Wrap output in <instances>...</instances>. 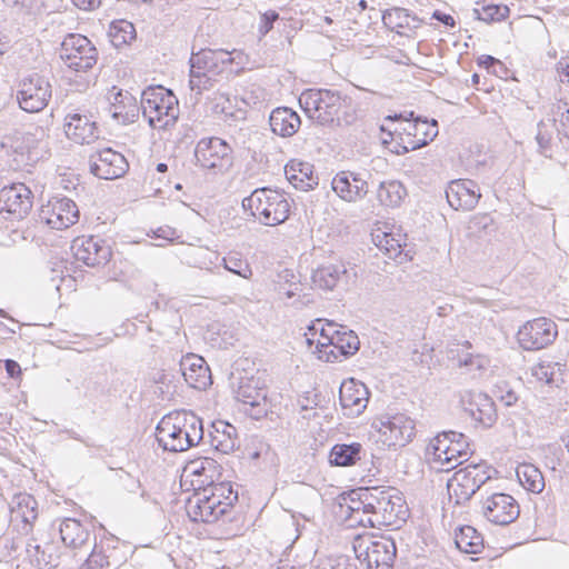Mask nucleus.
<instances>
[{"mask_svg": "<svg viewBox=\"0 0 569 569\" xmlns=\"http://www.w3.org/2000/svg\"><path fill=\"white\" fill-rule=\"evenodd\" d=\"M346 102L347 97L329 89H307L299 97V104L307 116L322 126L339 120V112Z\"/></svg>", "mask_w": 569, "mask_h": 569, "instance_id": "6e6552de", "label": "nucleus"}, {"mask_svg": "<svg viewBox=\"0 0 569 569\" xmlns=\"http://www.w3.org/2000/svg\"><path fill=\"white\" fill-rule=\"evenodd\" d=\"M269 123L273 133L284 138L291 137L298 131L301 120L291 108L279 107L270 113Z\"/></svg>", "mask_w": 569, "mask_h": 569, "instance_id": "7c9ffc66", "label": "nucleus"}, {"mask_svg": "<svg viewBox=\"0 0 569 569\" xmlns=\"http://www.w3.org/2000/svg\"><path fill=\"white\" fill-rule=\"evenodd\" d=\"M455 543L465 553H479L483 548L482 536L471 526H465L456 532Z\"/></svg>", "mask_w": 569, "mask_h": 569, "instance_id": "58836bf2", "label": "nucleus"}, {"mask_svg": "<svg viewBox=\"0 0 569 569\" xmlns=\"http://www.w3.org/2000/svg\"><path fill=\"white\" fill-rule=\"evenodd\" d=\"M106 566H109L108 557L94 548L86 561L87 569H103Z\"/></svg>", "mask_w": 569, "mask_h": 569, "instance_id": "864d4df0", "label": "nucleus"}, {"mask_svg": "<svg viewBox=\"0 0 569 569\" xmlns=\"http://www.w3.org/2000/svg\"><path fill=\"white\" fill-rule=\"evenodd\" d=\"M349 520L362 527L396 526L406 521L408 508L391 487L359 488L349 493Z\"/></svg>", "mask_w": 569, "mask_h": 569, "instance_id": "f257e3e1", "label": "nucleus"}, {"mask_svg": "<svg viewBox=\"0 0 569 569\" xmlns=\"http://www.w3.org/2000/svg\"><path fill=\"white\" fill-rule=\"evenodd\" d=\"M363 448L359 442L337 443L329 455V461L332 466L350 467L357 463L362 457Z\"/></svg>", "mask_w": 569, "mask_h": 569, "instance_id": "f704fd0d", "label": "nucleus"}, {"mask_svg": "<svg viewBox=\"0 0 569 569\" xmlns=\"http://www.w3.org/2000/svg\"><path fill=\"white\" fill-rule=\"evenodd\" d=\"M39 219L52 229L62 230L79 220V209L73 200L54 197L40 208Z\"/></svg>", "mask_w": 569, "mask_h": 569, "instance_id": "dca6fc26", "label": "nucleus"}, {"mask_svg": "<svg viewBox=\"0 0 569 569\" xmlns=\"http://www.w3.org/2000/svg\"><path fill=\"white\" fill-rule=\"evenodd\" d=\"M446 198L455 210L470 211L478 204L481 192L478 183L470 179H457L449 182Z\"/></svg>", "mask_w": 569, "mask_h": 569, "instance_id": "412c9836", "label": "nucleus"}, {"mask_svg": "<svg viewBox=\"0 0 569 569\" xmlns=\"http://www.w3.org/2000/svg\"><path fill=\"white\" fill-rule=\"evenodd\" d=\"M238 501V491L230 482L213 481L204 488L196 489L187 501V513L194 521L212 523Z\"/></svg>", "mask_w": 569, "mask_h": 569, "instance_id": "7ed1b4c3", "label": "nucleus"}, {"mask_svg": "<svg viewBox=\"0 0 569 569\" xmlns=\"http://www.w3.org/2000/svg\"><path fill=\"white\" fill-rule=\"evenodd\" d=\"M223 266L226 270L246 279L249 278L252 273L249 263L246 260L237 257L230 256L223 258Z\"/></svg>", "mask_w": 569, "mask_h": 569, "instance_id": "8fccbe9b", "label": "nucleus"}, {"mask_svg": "<svg viewBox=\"0 0 569 569\" xmlns=\"http://www.w3.org/2000/svg\"><path fill=\"white\" fill-rule=\"evenodd\" d=\"M63 128L66 136L77 143H91L99 137L98 127L92 117L78 111L66 116Z\"/></svg>", "mask_w": 569, "mask_h": 569, "instance_id": "5701e85b", "label": "nucleus"}, {"mask_svg": "<svg viewBox=\"0 0 569 569\" xmlns=\"http://www.w3.org/2000/svg\"><path fill=\"white\" fill-rule=\"evenodd\" d=\"M550 114L552 116L550 121L555 122V124L559 122V124L557 126L558 133L569 139L568 103L563 101H558L557 103L552 104L550 109Z\"/></svg>", "mask_w": 569, "mask_h": 569, "instance_id": "c03bdc74", "label": "nucleus"}, {"mask_svg": "<svg viewBox=\"0 0 569 569\" xmlns=\"http://www.w3.org/2000/svg\"><path fill=\"white\" fill-rule=\"evenodd\" d=\"M413 134H422L423 138L419 140L417 144H413L411 149H416L417 147L426 146L429 141H432L437 134H438V122L437 120H432L431 123H429L427 120H416L413 123Z\"/></svg>", "mask_w": 569, "mask_h": 569, "instance_id": "a18cd8bd", "label": "nucleus"}, {"mask_svg": "<svg viewBox=\"0 0 569 569\" xmlns=\"http://www.w3.org/2000/svg\"><path fill=\"white\" fill-rule=\"evenodd\" d=\"M316 569H358L355 561L347 556L320 559Z\"/></svg>", "mask_w": 569, "mask_h": 569, "instance_id": "09e8293b", "label": "nucleus"}, {"mask_svg": "<svg viewBox=\"0 0 569 569\" xmlns=\"http://www.w3.org/2000/svg\"><path fill=\"white\" fill-rule=\"evenodd\" d=\"M367 387L355 379H350L341 383L339 389V400L346 415L357 417L363 412L368 405Z\"/></svg>", "mask_w": 569, "mask_h": 569, "instance_id": "b1692460", "label": "nucleus"}, {"mask_svg": "<svg viewBox=\"0 0 569 569\" xmlns=\"http://www.w3.org/2000/svg\"><path fill=\"white\" fill-rule=\"evenodd\" d=\"M287 179L296 188L301 190L313 189L318 184L317 177H313L311 166L305 162H291L284 168Z\"/></svg>", "mask_w": 569, "mask_h": 569, "instance_id": "4c0bfd02", "label": "nucleus"}, {"mask_svg": "<svg viewBox=\"0 0 569 569\" xmlns=\"http://www.w3.org/2000/svg\"><path fill=\"white\" fill-rule=\"evenodd\" d=\"M187 469L197 478L192 480V483L198 485L197 489L212 485V482L218 480L221 476L220 466L214 459L208 457L190 461Z\"/></svg>", "mask_w": 569, "mask_h": 569, "instance_id": "2f4dec72", "label": "nucleus"}, {"mask_svg": "<svg viewBox=\"0 0 569 569\" xmlns=\"http://www.w3.org/2000/svg\"><path fill=\"white\" fill-rule=\"evenodd\" d=\"M33 206V194L24 183L6 186L0 191V211L24 218Z\"/></svg>", "mask_w": 569, "mask_h": 569, "instance_id": "aec40b11", "label": "nucleus"}, {"mask_svg": "<svg viewBox=\"0 0 569 569\" xmlns=\"http://www.w3.org/2000/svg\"><path fill=\"white\" fill-rule=\"evenodd\" d=\"M532 373L538 380L545 381L546 383H551L553 380L550 365L540 363L532 369Z\"/></svg>", "mask_w": 569, "mask_h": 569, "instance_id": "6e6d98bb", "label": "nucleus"}, {"mask_svg": "<svg viewBox=\"0 0 569 569\" xmlns=\"http://www.w3.org/2000/svg\"><path fill=\"white\" fill-rule=\"evenodd\" d=\"M372 427L377 431V442L385 447H402L408 443L415 435V422L403 413L385 416L377 419Z\"/></svg>", "mask_w": 569, "mask_h": 569, "instance_id": "f8f14e48", "label": "nucleus"}, {"mask_svg": "<svg viewBox=\"0 0 569 569\" xmlns=\"http://www.w3.org/2000/svg\"><path fill=\"white\" fill-rule=\"evenodd\" d=\"M89 169L99 179L113 180L128 171L129 163L123 154L106 148L89 157Z\"/></svg>", "mask_w": 569, "mask_h": 569, "instance_id": "6ab92c4d", "label": "nucleus"}, {"mask_svg": "<svg viewBox=\"0 0 569 569\" xmlns=\"http://www.w3.org/2000/svg\"><path fill=\"white\" fill-rule=\"evenodd\" d=\"M491 478L485 465H468L458 470L448 483V490L456 503L461 505L470 500L472 496Z\"/></svg>", "mask_w": 569, "mask_h": 569, "instance_id": "ddd939ff", "label": "nucleus"}, {"mask_svg": "<svg viewBox=\"0 0 569 569\" xmlns=\"http://www.w3.org/2000/svg\"><path fill=\"white\" fill-rule=\"evenodd\" d=\"M210 431L211 446L222 453H229L238 447L237 429L224 421L212 423Z\"/></svg>", "mask_w": 569, "mask_h": 569, "instance_id": "473e14b6", "label": "nucleus"}, {"mask_svg": "<svg viewBox=\"0 0 569 569\" xmlns=\"http://www.w3.org/2000/svg\"><path fill=\"white\" fill-rule=\"evenodd\" d=\"M328 342H321V347L332 346L340 351L343 356H351L359 349L360 341L353 331L338 330L333 331V336H327Z\"/></svg>", "mask_w": 569, "mask_h": 569, "instance_id": "79ce46f5", "label": "nucleus"}, {"mask_svg": "<svg viewBox=\"0 0 569 569\" xmlns=\"http://www.w3.org/2000/svg\"><path fill=\"white\" fill-rule=\"evenodd\" d=\"M357 558L367 565V569H390L397 548L391 537L379 536L361 539L355 546Z\"/></svg>", "mask_w": 569, "mask_h": 569, "instance_id": "1a4fd4ad", "label": "nucleus"}, {"mask_svg": "<svg viewBox=\"0 0 569 569\" xmlns=\"http://www.w3.org/2000/svg\"><path fill=\"white\" fill-rule=\"evenodd\" d=\"M376 238L378 239V242L376 243L377 247L385 249L389 254H397L400 252V242L393 237H390V234L383 233L382 239L377 234Z\"/></svg>", "mask_w": 569, "mask_h": 569, "instance_id": "603ef678", "label": "nucleus"}, {"mask_svg": "<svg viewBox=\"0 0 569 569\" xmlns=\"http://www.w3.org/2000/svg\"><path fill=\"white\" fill-rule=\"evenodd\" d=\"M332 190L342 200L355 202L368 193V182L360 174L350 171H341L331 182Z\"/></svg>", "mask_w": 569, "mask_h": 569, "instance_id": "bb28decb", "label": "nucleus"}, {"mask_svg": "<svg viewBox=\"0 0 569 569\" xmlns=\"http://www.w3.org/2000/svg\"><path fill=\"white\" fill-rule=\"evenodd\" d=\"M460 346V349L450 350L452 353L451 359L456 361V365L459 368H466L468 372L480 371L483 370L488 365V359L480 355L473 353L469 350L471 349V343L469 341H463Z\"/></svg>", "mask_w": 569, "mask_h": 569, "instance_id": "c9c22d12", "label": "nucleus"}, {"mask_svg": "<svg viewBox=\"0 0 569 569\" xmlns=\"http://www.w3.org/2000/svg\"><path fill=\"white\" fill-rule=\"evenodd\" d=\"M7 6H21V7H29L32 4V0H2Z\"/></svg>", "mask_w": 569, "mask_h": 569, "instance_id": "774afa93", "label": "nucleus"}, {"mask_svg": "<svg viewBox=\"0 0 569 569\" xmlns=\"http://www.w3.org/2000/svg\"><path fill=\"white\" fill-rule=\"evenodd\" d=\"M472 453L468 438L457 431L438 433L427 447V456L439 471H450Z\"/></svg>", "mask_w": 569, "mask_h": 569, "instance_id": "39448f33", "label": "nucleus"}, {"mask_svg": "<svg viewBox=\"0 0 569 569\" xmlns=\"http://www.w3.org/2000/svg\"><path fill=\"white\" fill-rule=\"evenodd\" d=\"M156 438L166 451H187L202 440V420L189 410L171 411L158 422Z\"/></svg>", "mask_w": 569, "mask_h": 569, "instance_id": "f03ea898", "label": "nucleus"}, {"mask_svg": "<svg viewBox=\"0 0 569 569\" xmlns=\"http://www.w3.org/2000/svg\"><path fill=\"white\" fill-rule=\"evenodd\" d=\"M475 12L478 14V18L480 20L490 22L502 20L508 14L509 9L507 7H499L492 4L483 7L481 13L478 10H475Z\"/></svg>", "mask_w": 569, "mask_h": 569, "instance_id": "3c124183", "label": "nucleus"}, {"mask_svg": "<svg viewBox=\"0 0 569 569\" xmlns=\"http://www.w3.org/2000/svg\"><path fill=\"white\" fill-rule=\"evenodd\" d=\"M233 62L231 52L226 50L200 49L192 52L190 58L189 86L192 91L200 94L209 90L218 76L223 73Z\"/></svg>", "mask_w": 569, "mask_h": 569, "instance_id": "20e7f679", "label": "nucleus"}, {"mask_svg": "<svg viewBox=\"0 0 569 569\" xmlns=\"http://www.w3.org/2000/svg\"><path fill=\"white\" fill-rule=\"evenodd\" d=\"M465 410L471 418L481 423L483 427H491L496 419L497 412L492 399L482 392H468L462 398Z\"/></svg>", "mask_w": 569, "mask_h": 569, "instance_id": "393cba45", "label": "nucleus"}, {"mask_svg": "<svg viewBox=\"0 0 569 569\" xmlns=\"http://www.w3.org/2000/svg\"><path fill=\"white\" fill-rule=\"evenodd\" d=\"M38 503L29 493L14 495L10 503L12 520H21V532L28 536L32 531V523L38 517Z\"/></svg>", "mask_w": 569, "mask_h": 569, "instance_id": "c85d7f7f", "label": "nucleus"}, {"mask_svg": "<svg viewBox=\"0 0 569 569\" xmlns=\"http://www.w3.org/2000/svg\"><path fill=\"white\" fill-rule=\"evenodd\" d=\"M142 114L153 129H167L179 117L177 97L162 86L149 87L141 94Z\"/></svg>", "mask_w": 569, "mask_h": 569, "instance_id": "423d86ee", "label": "nucleus"}, {"mask_svg": "<svg viewBox=\"0 0 569 569\" xmlns=\"http://www.w3.org/2000/svg\"><path fill=\"white\" fill-rule=\"evenodd\" d=\"M481 512L491 523L507 526L519 517L520 509L512 496L495 492L482 500Z\"/></svg>", "mask_w": 569, "mask_h": 569, "instance_id": "f3484780", "label": "nucleus"}, {"mask_svg": "<svg viewBox=\"0 0 569 569\" xmlns=\"http://www.w3.org/2000/svg\"><path fill=\"white\" fill-rule=\"evenodd\" d=\"M197 163L206 169L227 170L232 164L231 148L220 138L201 139L196 147Z\"/></svg>", "mask_w": 569, "mask_h": 569, "instance_id": "2eb2a0df", "label": "nucleus"}, {"mask_svg": "<svg viewBox=\"0 0 569 569\" xmlns=\"http://www.w3.org/2000/svg\"><path fill=\"white\" fill-rule=\"evenodd\" d=\"M432 18H435L436 20L442 22L443 24H446L448 27H455V24H456L453 17H451L450 14L443 13L441 11H438V10L433 12Z\"/></svg>", "mask_w": 569, "mask_h": 569, "instance_id": "e2e57ef3", "label": "nucleus"}, {"mask_svg": "<svg viewBox=\"0 0 569 569\" xmlns=\"http://www.w3.org/2000/svg\"><path fill=\"white\" fill-rule=\"evenodd\" d=\"M26 551L31 562L39 569H51L58 566L59 556L51 541L32 537L26 543Z\"/></svg>", "mask_w": 569, "mask_h": 569, "instance_id": "c756f323", "label": "nucleus"}, {"mask_svg": "<svg viewBox=\"0 0 569 569\" xmlns=\"http://www.w3.org/2000/svg\"><path fill=\"white\" fill-rule=\"evenodd\" d=\"M500 399H501V401H503V403L506 406H512L517 402L518 397H517L516 392H513L512 390H509L505 395H501Z\"/></svg>", "mask_w": 569, "mask_h": 569, "instance_id": "69168bd1", "label": "nucleus"}, {"mask_svg": "<svg viewBox=\"0 0 569 569\" xmlns=\"http://www.w3.org/2000/svg\"><path fill=\"white\" fill-rule=\"evenodd\" d=\"M347 273L343 264L320 266L312 272V283L322 290H333Z\"/></svg>", "mask_w": 569, "mask_h": 569, "instance_id": "72a5a7b5", "label": "nucleus"}, {"mask_svg": "<svg viewBox=\"0 0 569 569\" xmlns=\"http://www.w3.org/2000/svg\"><path fill=\"white\" fill-rule=\"evenodd\" d=\"M333 329V325L332 323H328V328H322L321 329V332H320V336H321V340L318 341V345H317V348L321 347V342H328V338L327 336H333V332L330 333V331Z\"/></svg>", "mask_w": 569, "mask_h": 569, "instance_id": "338daca9", "label": "nucleus"}, {"mask_svg": "<svg viewBox=\"0 0 569 569\" xmlns=\"http://www.w3.org/2000/svg\"><path fill=\"white\" fill-rule=\"evenodd\" d=\"M112 88L108 100L110 102L108 112L120 124L133 123L139 114V107L136 98L122 90L114 91Z\"/></svg>", "mask_w": 569, "mask_h": 569, "instance_id": "a878e982", "label": "nucleus"}, {"mask_svg": "<svg viewBox=\"0 0 569 569\" xmlns=\"http://www.w3.org/2000/svg\"><path fill=\"white\" fill-rule=\"evenodd\" d=\"M52 96L49 80L39 73L23 77L18 84L17 100L19 107L26 112H39L47 106Z\"/></svg>", "mask_w": 569, "mask_h": 569, "instance_id": "9d476101", "label": "nucleus"}, {"mask_svg": "<svg viewBox=\"0 0 569 569\" xmlns=\"http://www.w3.org/2000/svg\"><path fill=\"white\" fill-rule=\"evenodd\" d=\"M60 58L70 69L86 72L97 63L98 51L87 37L70 33L61 43Z\"/></svg>", "mask_w": 569, "mask_h": 569, "instance_id": "9b49d317", "label": "nucleus"}, {"mask_svg": "<svg viewBox=\"0 0 569 569\" xmlns=\"http://www.w3.org/2000/svg\"><path fill=\"white\" fill-rule=\"evenodd\" d=\"M279 19V13L274 10H269L261 14V24L259 27V32L262 36H266L272 28L273 22Z\"/></svg>", "mask_w": 569, "mask_h": 569, "instance_id": "5fc2aeb1", "label": "nucleus"}, {"mask_svg": "<svg viewBox=\"0 0 569 569\" xmlns=\"http://www.w3.org/2000/svg\"><path fill=\"white\" fill-rule=\"evenodd\" d=\"M407 194V190L399 181H383L379 184L377 198L382 206L398 207Z\"/></svg>", "mask_w": 569, "mask_h": 569, "instance_id": "ea45409f", "label": "nucleus"}, {"mask_svg": "<svg viewBox=\"0 0 569 569\" xmlns=\"http://www.w3.org/2000/svg\"><path fill=\"white\" fill-rule=\"evenodd\" d=\"M6 371L11 378H16L21 373L19 363L14 360L8 359L4 361Z\"/></svg>", "mask_w": 569, "mask_h": 569, "instance_id": "680f3d73", "label": "nucleus"}, {"mask_svg": "<svg viewBox=\"0 0 569 569\" xmlns=\"http://www.w3.org/2000/svg\"><path fill=\"white\" fill-rule=\"evenodd\" d=\"M109 37L114 47L130 43L136 38L134 26L127 20L113 21L109 28Z\"/></svg>", "mask_w": 569, "mask_h": 569, "instance_id": "37998d69", "label": "nucleus"}, {"mask_svg": "<svg viewBox=\"0 0 569 569\" xmlns=\"http://www.w3.org/2000/svg\"><path fill=\"white\" fill-rule=\"evenodd\" d=\"M479 66L485 67L488 71L491 70V68L499 67L500 70L503 69V64L501 61L496 59L492 56L483 54L478 60Z\"/></svg>", "mask_w": 569, "mask_h": 569, "instance_id": "13d9d810", "label": "nucleus"}, {"mask_svg": "<svg viewBox=\"0 0 569 569\" xmlns=\"http://www.w3.org/2000/svg\"><path fill=\"white\" fill-rule=\"evenodd\" d=\"M557 336V325L549 318L539 317L527 321L519 328L517 340L523 350L536 351L551 345Z\"/></svg>", "mask_w": 569, "mask_h": 569, "instance_id": "4468645a", "label": "nucleus"}, {"mask_svg": "<svg viewBox=\"0 0 569 569\" xmlns=\"http://www.w3.org/2000/svg\"><path fill=\"white\" fill-rule=\"evenodd\" d=\"M555 127V122L550 121V119L548 120V122L541 120L537 126L538 131L536 134V140L539 146V152L546 157L548 156L547 152L551 148V140L553 136L552 129Z\"/></svg>", "mask_w": 569, "mask_h": 569, "instance_id": "49530a36", "label": "nucleus"}, {"mask_svg": "<svg viewBox=\"0 0 569 569\" xmlns=\"http://www.w3.org/2000/svg\"><path fill=\"white\" fill-rule=\"evenodd\" d=\"M73 4L81 10H94L101 3V0H72Z\"/></svg>", "mask_w": 569, "mask_h": 569, "instance_id": "052dcab7", "label": "nucleus"}, {"mask_svg": "<svg viewBox=\"0 0 569 569\" xmlns=\"http://www.w3.org/2000/svg\"><path fill=\"white\" fill-rule=\"evenodd\" d=\"M242 207L244 210H250L251 216L264 226L280 224L289 218L290 213L287 197L269 188L256 189L242 200Z\"/></svg>", "mask_w": 569, "mask_h": 569, "instance_id": "0eeeda50", "label": "nucleus"}, {"mask_svg": "<svg viewBox=\"0 0 569 569\" xmlns=\"http://www.w3.org/2000/svg\"><path fill=\"white\" fill-rule=\"evenodd\" d=\"M409 17L407 9L392 8L382 13V21L390 29L405 28L409 26Z\"/></svg>", "mask_w": 569, "mask_h": 569, "instance_id": "de8ad7c7", "label": "nucleus"}, {"mask_svg": "<svg viewBox=\"0 0 569 569\" xmlns=\"http://www.w3.org/2000/svg\"><path fill=\"white\" fill-rule=\"evenodd\" d=\"M184 381L192 388L203 390L211 383V375L202 357L190 353L179 363Z\"/></svg>", "mask_w": 569, "mask_h": 569, "instance_id": "cd10ccee", "label": "nucleus"}, {"mask_svg": "<svg viewBox=\"0 0 569 569\" xmlns=\"http://www.w3.org/2000/svg\"><path fill=\"white\" fill-rule=\"evenodd\" d=\"M154 236L167 241H172L178 238L176 229L170 227L158 228V230L154 232Z\"/></svg>", "mask_w": 569, "mask_h": 569, "instance_id": "bf43d9fd", "label": "nucleus"}, {"mask_svg": "<svg viewBox=\"0 0 569 569\" xmlns=\"http://www.w3.org/2000/svg\"><path fill=\"white\" fill-rule=\"evenodd\" d=\"M520 485L528 491L540 493L545 488V479L541 471L530 463L520 465L517 470Z\"/></svg>", "mask_w": 569, "mask_h": 569, "instance_id": "a19ab883", "label": "nucleus"}, {"mask_svg": "<svg viewBox=\"0 0 569 569\" xmlns=\"http://www.w3.org/2000/svg\"><path fill=\"white\" fill-rule=\"evenodd\" d=\"M59 532L62 542L71 548L81 547L89 538V531L83 525L71 518L61 521Z\"/></svg>", "mask_w": 569, "mask_h": 569, "instance_id": "e433bc0d", "label": "nucleus"}, {"mask_svg": "<svg viewBox=\"0 0 569 569\" xmlns=\"http://www.w3.org/2000/svg\"><path fill=\"white\" fill-rule=\"evenodd\" d=\"M268 390L260 377L241 378L236 398L246 406H250V415L259 418L268 412Z\"/></svg>", "mask_w": 569, "mask_h": 569, "instance_id": "a211bd4d", "label": "nucleus"}, {"mask_svg": "<svg viewBox=\"0 0 569 569\" xmlns=\"http://www.w3.org/2000/svg\"><path fill=\"white\" fill-rule=\"evenodd\" d=\"M71 249L76 259L88 267L104 266L111 258L110 247L94 237L74 239Z\"/></svg>", "mask_w": 569, "mask_h": 569, "instance_id": "4be33fe9", "label": "nucleus"}, {"mask_svg": "<svg viewBox=\"0 0 569 569\" xmlns=\"http://www.w3.org/2000/svg\"><path fill=\"white\" fill-rule=\"evenodd\" d=\"M28 160H29V156L27 152V148L22 147V146H17L14 148V158H13L14 168H20L21 166L26 164Z\"/></svg>", "mask_w": 569, "mask_h": 569, "instance_id": "4d7b16f0", "label": "nucleus"}, {"mask_svg": "<svg viewBox=\"0 0 569 569\" xmlns=\"http://www.w3.org/2000/svg\"><path fill=\"white\" fill-rule=\"evenodd\" d=\"M557 71L560 73L562 82H569V62L559 61L557 64Z\"/></svg>", "mask_w": 569, "mask_h": 569, "instance_id": "0e129e2a", "label": "nucleus"}]
</instances>
